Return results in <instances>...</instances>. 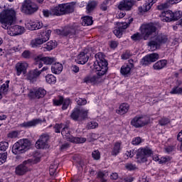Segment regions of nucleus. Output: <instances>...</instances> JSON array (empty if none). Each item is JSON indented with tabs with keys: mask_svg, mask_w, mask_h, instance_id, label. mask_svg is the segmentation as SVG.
I'll list each match as a JSON object with an SVG mask.
<instances>
[{
	"mask_svg": "<svg viewBox=\"0 0 182 182\" xmlns=\"http://www.w3.org/2000/svg\"><path fill=\"white\" fill-rule=\"evenodd\" d=\"M46 81L49 85H55L56 83V77L52 74H48L46 76Z\"/></svg>",
	"mask_w": 182,
	"mask_h": 182,
	"instance_id": "7c9ffc66",
	"label": "nucleus"
},
{
	"mask_svg": "<svg viewBox=\"0 0 182 182\" xmlns=\"http://www.w3.org/2000/svg\"><path fill=\"white\" fill-rule=\"evenodd\" d=\"M129 106L127 103H123L122 104L119 109H117V113L118 114H126L127 112H129Z\"/></svg>",
	"mask_w": 182,
	"mask_h": 182,
	"instance_id": "cd10ccee",
	"label": "nucleus"
},
{
	"mask_svg": "<svg viewBox=\"0 0 182 182\" xmlns=\"http://www.w3.org/2000/svg\"><path fill=\"white\" fill-rule=\"evenodd\" d=\"M153 154V151L149 147L140 148L136 153V160L138 163H145L147 161V157H150Z\"/></svg>",
	"mask_w": 182,
	"mask_h": 182,
	"instance_id": "9b49d317",
	"label": "nucleus"
},
{
	"mask_svg": "<svg viewBox=\"0 0 182 182\" xmlns=\"http://www.w3.org/2000/svg\"><path fill=\"white\" fill-rule=\"evenodd\" d=\"M50 33H52V31L50 30L41 33L39 38L31 41L30 45L31 48H38L39 45H42L43 43H45V42H48V41H49V38H50Z\"/></svg>",
	"mask_w": 182,
	"mask_h": 182,
	"instance_id": "1a4fd4ad",
	"label": "nucleus"
},
{
	"mask_svg": "<svg viewBox=\"0 0 182 182\" xmlns=\"http://www.w3.org/2000/svg\"><path fill=\"white\" fill-rule=\"evenodd\" d=\"M31 31H35L36 29H41L42 28L43 24L42 23L39 22L38 21H36L34 22H32L30 24Z\"/></svg>",
	"mask_w": 182,
	"mask_h": 182,
	"instance_id": "473e14b6",
	"label": "nucleus"
},
{
	"mask_svg": "<svg viewBox=\"0 0 182 182\" xmlns=\"http://www.w3.org/2000/svg\"><path fill=\"white\" fill-rule=\"evenodd\" d=\"M53 9V7H52L50 11L49 10H43V16H46V18H48V16L50 15L53 16H56V14H53L52 13V10Z\"/></svg>",
	"mask_w": 182,
	"mask_h": 182,
	"instance_id": "a19ab883",
	"label": "nucleus"
},
{
	"mask_svg": "<svg viewBox=\"0 0 182 182\" xmlns=\"http://www.w3.org/2000/svg\"><path fill=\"white\" fill-rule=\"evenodd\" d=\"M88 60H89V54H87V53L81 52L77 55L76 62L79 65H85V63H87Z\"/></svg>",
	"mask_w": 182,
	"mask_h": 182,
	"instance_id": "412c9836",
	"label": "nucleus"
},
{
	"mask_svg": "<svg viewBox=\"0 0 182 182\" xmlns=\"http://www.w3.org/2000/svg\"><path fill=\"white\" fill-rule=\"evenodd\" d=\"M140 29L144 41H147V39H149L153 33H156L157 31V28L153 23L143 24Z\"/></svg>",
	"mask_w": 182,
	"mask_h": 182,
	"instance_id": "9d476101",
	"label": "nucleus"
},
{
	"mask_svg": "<svg viewBox=\"0 0 182 182\" xmlns=\"http://www.w3.org/2000/svg\"><path fill=\"white\" fill-rule=\"evenodd\" d=\"M134 68V64H125L122 66L120 72L123 76H129L132 73V70Z\"/></svg>",
	"mask_w": 182,
	"mask_h": 182,
	"instance_id": "4be33fe9",
	"label": "nucleus"
},
{
	"mask_svg": "<svg viewBox=\"0 0 182 182\" xmlns=\"http://www.w3.org/2000/svg\"><path fill=\"white\" fill-rule=\"evenodd\" d=\"M130 56H132V53H130V51H126L122 55V58L127 60L129 59V58H130Z\"/></svg>",
	"mask_w": 182,
	"mask_h": 182,
	"instance_id": "052dcab7",
	"label": "nucleus"
},
{
	"mask_svg": "<svg viewBox=\"0 0 182 182\" xmlns=\"http://www.w3.org/2000/svg\"><path fill=\"white\" fill-rule=\"evenodd\" d=\"M167 8H168V3H162L157 6V9H159V11H163L167 9Z\"/></svg>",
	"mask_w": 182,
	"mask_h": 182,
	"instance_id": "49530a36",
	"label": "nucleus"
},
{
	"mask_svg": "<svg viewBox=\"0 0 182 182\" xmlns=\"http://www.w3.org/2000/svg\"><path fill=\"white\" fill-rule=\"evenodd\" d=\"M170 123V119L168 118H162L159 120V124L161 126H166V124H168Z\"/></svg>",
	"mask_w": 182,
	"mask_h": 182,
	"instance_id": "864d4df0",
	"label": "nucleus"
},
{
	"mask_svg": "<svg viewBox=\"0 0 182 182\" xmlns=\"http://www.w3.org/2000/svg\"><path fill=\"white\" fill-rule=\"evenodd\" d=\"M159 58H160V55L158 53H151L142 58L141 63L142 65H149V63H151V62L159 60Z\"/></svg>",
	"mask_w": 182,
	"mask_h": 182,
	"instance_id": "6ab92c4d",
	"label": "nucleus"
},
{
	"mask_svg": "<svg viewBox=\"0 0 182 182\" xmlns=\"http://www.w3.org/2000/svg\"><path fill=\"white\" fill-rule=\"evenodd\" d=\"M50 136L48 134H43L36 142V149H48V142Z\"/></svg>",
	"mask_w": 182,
	"mask_h": 182,
	"instance_id": "ddd939ff",
	"label": "nucleus"
},
{
	"mask_svg": "<svg viewBox=\"0 0 182 182\" xmlns=\"http://www.w3.org/2000/svg\"><path fill=\"white\" fill-rule=\"evenodd\" d=\"M167 66V60H160L155 63L153 65L154 70H161Z\"/></svg>",
	"mask_w": 182,
	"mask_h": 182,
	"instance_id": "393cba45",
	"label": "nucleus"
},
{
	"mask_svg": "<svg viewBox=\"0 0 182 182\" xmlns=\"http://www.w3.org/2000/svg\"><path fill=\"white\" fill-rule=\"evenodd\" d=\"M8 137L10 139H16L18 137V132L17 131H13L8 134Z\"/></svg>",
	"mask_w": 182,
	"mask_h": 182,
	"instance_id": "4d7b16f0",
	"label": "nucleus"
},
{
	"mask_svg": "<svg viewBox=\"0 0 182 182\" xmlns=\"http://www.w3.org/2000/svg\"><path fill=\"white\" fill-rule=\"evenodd\" d=\"M119 45V43H117V41H112L110 42L109 43V46L110 48H112V49H116L117 46H118Z\"/></svg>",
	"mask_w": 182,
	"mask_h": 182,
	"instance_id": "e2e57ef3",
	"label": "nucleus"
},
{
	"mask_svg": "<svg viewBox=\"0 0 182 182\" xmlns=\"http://www.w3.org/2000/svg\"><path fill=\"white\" fill-rule=\"evenodd\" d=\"M122 143L120 142H116L114 144V147L112 149V151H111L112 156H117L119 153H120V150H122Z\"/></svg>",
	"mask_w": 182,
	"mask_h": 182,
	"instance_id": "c85d7f7f",
	"label": "nucleus"
},
{
	"mask_svg": "<svg viewBox=\"0 0 182 182\" xmlns=\"http://www.w3.org/2000/svg\"><path fill=\"white\" fill-rule=\"evenodd\" d=\"M167 41H168L167 36L161 33L154 36L149 41L148 45L149 46H150L151 50L154 52V50H156V49H159V48L161 46L163 43H166Z\"/></svg>",
	"mask_w": 182,
	"mask_h": 182,
	"instance_id": "39448f33",
	"label": "nucleus"
},
{
	"mask_svg": "<svg viewBox=\"0 0 182 182\" xmlns=\"http://www.w3.org/2000/svg\"><path fill=\"white\" fill-rule=\"evenodd\" d=\"M40 123H42V120H41L40 119H36L31 121L23 122V124H21V127H33L37 124H39Z\"/></svg>",
	"mask_w": 182,
	"mask_h": 182,
	"instance_id": "bb28decb",
	"label": "nucleus"
},
{
	"mask_svg": "<svg viewBox=\"0 0 182 182\" xmlns=\"http://www.w3.org/2000/svg\"><path fill=\"white\" fill-rule=\"evenodd\" d=\"M29 64L26 62H18L16 64V70L17 76H21V75H26V70Z\"/></svg>",
	"mask_w": 182,
	"mask_h": 182,
	"instance_id": "f3484780",
	"label": "nucleus"
},
{
	"mask_svg": "<svg viewBox=\"0 0 182 182\" xmlns=\"http://www.w3.org/2000/svg\"><path fill=\"white\" fill-rule=\"evenodd\" d=\"M63 124H55V126L53 127L55 133H60V130L63 129Z\"/></svg>",
	"mask_w": 182,
	"mask_h": 182,
	"instance_id": "ea45409f",
	"label": "nucleus"
},
{
	"mask_svg": "<svg viewBox=\"0 0 182 182\" xmlns=\"http://www.w3.org/2000/svg\"><path fill=\"white\" fill-rule=\"evenodd\" d=\"M170 160H171V158H170V156H164V157H161L159 158V164H164V163H167L168 161H170Z\"/></svg>",
	"mask_w": 182,
	"mask_h": 182,
	"instance_id": "79ce46f5",
	"label": "nucleus"
},
{
	"mask_svg": "<svg viewBox=\"0 0 182 182\" xmlns=\"http://www.w3.org/2000/svg\"><path fill=\"white\" fill-rule=\"evenodd\" d=\"M71 70L74 73H77L79 72V67L77 65H72Z\"/></svg>",
	"mask_w": 182,
	"mask_h": 182,
	"instance_id": "774afa93",
	"label": "nucleus"
},
{
	"mask_svg": "<svg viewBox=\"0 0 182 182\" xmlns=\"http://www.w3.org/2000/svg\"><path fill=\"white\" fill-rule=\"evenodd\" d=\"M16 21V11L15 10L6 9L0 13V23L4 29H7L8 35L10 36H18L22 35L25 32V28L15 25L12 26V23Z\"/></svg>",
	"mask_w": 182,
	"mask_h": 182,
	"instance_id": "f257e3e1",
	"label": "nucleus"
},
{
	"mask_svg": "<svg viewBox=\"0 0 182 182\" xmlns=\"http://www.w3.org/2000/svg\"><path fill=\"white\" fill-rule=\"evenodd\" d=\"M173 21H178L181 18V11H176L172 13Z\"/></svg>",
	"mask_w": 182,
	"mask_h": 182,
	"instance_id": "37998d69",
	"label": "nucleus"
},
{
	"mask_svg": "<svg viewBox=\"0 0 182 182\" xmlns=\"http://www.w3.org/2000/svg\"><path fill=\"white\" fill-rule=\"evenodd\" d=\"M75 12V4L73 3H67L59 4L54 6L52 10V14L55 16H62V15H68Z\"/></svg>",
	"mask_w": 182,
	"mask_h": 182,
	"instance_id": "7ed1b4c3",
	"label": "nucleus"
},
{
	"mask_svg": "<svg viewBox=\"0 0 182 182\" xmlns=\"http://www.w3.org/2000/svg\"><path fill=\"white\" fill-rule=\"evenodd\" d=\"M56 47V43H55L53 41H50L48 42L46 45H44L43 50H52L53 49H55Z\"/></svg>",
	"mask_w": 182,
	"mask_h": 182,
	"instance_id": "c756f323",
	"label": "nucleus"
},
{
	"mask_svg": "<svg viewBox=\"0 0 182 182\" xmlns=\"http://www.w3.org/2000/svg\"><path fill=\"white\" fill-rule=\"evenodd\" d=\"M83 26H90V25L93 24V20L92 19V17L90 16H85L82 19V22Z\"/></svg>",
	"mask_w": 182,
	"mask_h": 182,
	"instance_id": "2f4dec72",
	"label": "nucleus"
},
{
	"mask_svg": "<svg viewBox=\"0 0 182 182\" xmlns=\"http://www.w3.org/2000/svg\"><path fill=\"white\" fill-rule=\"evenodd\" d=\"M7 157H8V153L4 152V153L0 154V166L4 164V163L6 161Z\"/></svg>",
	"mask_w": 182,
	"mask_h": 182,
	"instance_id": "58836bf2",
	"label": "nucleus"
},
{
	"mask_svg": "<svg viewBox=\"0 0 182 182\" xmlns=\"http://www.w3.org/2000/svg\"><path fill=\"white\" fill-rule=\"evenodd\" d=\"M97 126H99V124H97V122H90L87 124L88 129H96V127H97Z\"/></svg>",
	"mask_w": 182,
	"mask_h": 182,
	"instance_id": "5fc2aeb1",
	"label": "nucleus"
},
{
	"mask_svg": "<svg viewBox=\"0 0 182 182\" xmlns=\"http://www.w3.org/2000/svg\"><path fill=\"white\" fill-rule=\"evenodd\" d=\"M109 0H107L106 1H104L102 4H101L100 8L101 11H107V4H109Z\"/></svg>",
	"mask_w": 182,
	"mask_h": 182,
	"instance_id": "bf43d9fd",
	"label": "nucleus"
},
{
	"mask_svg": "<svg viewBox=\"0 0 182 182\" xmlns=\"http://www.w3.org/2000/svg\"><path fill=\"white\" fill-rule=\"evenodd\" d=\"M97 176L100 178H101L102 182H106V180L103 178V177H105V173H103L102 171H100L98 172Z\"/></svg>",
	"mask_w": 182,
	"mask_h": 182,
	"instance_id": "69168bd1",
	"label": "nucleus"
},
{
	"mask_svg": "<svg viewBox=\"0 0 182 182\" xmlns=\"http://www.w3.org/2000/svg\"><path fill=\"white\" fill-rule=\"evenodd\" d=\"M29 164H31V159L24 161L23 164L18 165L16 168V174H17V176H23V174H26V173L29 171Z\"/></svg>",
	"mask_w": 182,
	"mask_h": 182,
	"instance_id": "4468645a",
	"label": "nucleus"
},
{
	"mask_svg": "<svg viewBox=\"0 0 182 182\" xmlns=\"http://www.w3.org/2000/svg\"><path fill=\"white\" fill-rule=\"evenodd\" d=\"M22 58L24 59H29L31 58V51L29 50H24L21 54Z\"/></svg>",
	"mask_w": 182,
	"mask_h": 182,
	"instance_id": "13d9d810",
	"label": "nucleus"
},
{
	"mask_svg": "<svg viewBox=\"0 0 182 182\" xmlns=\"http://www.w3.org/2000/svg\"><path fill=\"white\" fill-rule=\"evenodd\" d=\"M150 123V117L146 115H136L131 120V125L135 129L144 127Z\"/></svg>",
	"mask_w": 182,
	"mask_h": 182,
	"instance_id": "423d86ee",
	"label": "nucleus"
},
{
	"mask_svg": "<svg viewBox=\"0 0 182 182\" xmlns=\"http://www.w3.org/2000/svg\"><path fill=\"white\" fill-rule=\"evenodd\" d=\"M37 60L43 62L44 65H53L56 62V58L53 57H37Z\"/></svg>",
	"mask_w": 182,
	"mask_h": 182,
	"instance_id": "b1692460",
	"label": "nucleus"
},
{
	"mask_svg": "<svg viewBox=\"0 0 182 182\" xmlns=\"http://www.w3.org/2000/svg\"><path fill=\"white\" fill-rule=\"evenodd\" d=\"M71 119L75 122L77 120H83L87 117V110L80 109L77 108L74 109L72 114H70Z\"/></svg>",
	"mask_w": 182,
	"mask_h": 182,
	"instance_id": "f8f14e48",
	"label": "nucleus"
},
{
	"mask_svg": "<svg viewBox=\"0 0 182 182\" xmlns=\"http://www.w3.org/2000/svg\"><path fill=\"white\" fill-rule=\"evenodd\" d=\"M166 153H171L176 150V146H169L165 149Z\"/></svg>",
	"mask_w": 182,
	"mask_h": 182,
	"instance_id": "680f3d73",
	"label": "nucleus"
},
{
	"mask_svg": "<svg viewBox=\"0 0 182 182\" xmlns=\"http://www.w3.org/2000/svg\"><path fill=\"white\" fill-rule=\"evenodd\" d=\"M61 134L63 137H65L67 140L71 141V143L79 144L86 142V138L85 137L70 136V131L69 130V127L66 125L63 127Z\"/></svg>",
	"mask_w": 182,
	"mask_h": 182,
	"instance_id": "0eeeda50",
	"label": "nucleus"
},
{
	"mask_svg": "<svg viewBox=\"0 0 182 182\" xmlns=\"http://www.w3.org/2000/svg\"><path fill=\"white\" fill-rule=\"evenodd\" d=\"M9 147V144L6 141H1L0 142V151H6Z\"/></svg>",
	"mask_w": 182,
	"mask_h": 182,
	"instance_id": "4c0bfd02",
	"label": "nucleus"
},
{
	"mask_svg": "<svg viewBox=\"0 0 182 182\" xmlns=\"http://www.w3.org/2000/svg\"><path fill=\"white\" fill-rule=\"evenodd\" d=\"M160 16L161 18H164V20L166 21V22H171V21H173V11L171 10L162 11Z\"/></svg>",
	"mask_w": 182,
	"mask_h": 182,
	"instance_id": "a878e982",
	"label": "nucleus"
},
{
	"mask_svg": "<svg viewBox=\"0 0 182 182\" xmlns=\"http://www.w3.org/2000/svg\"><path fill=\"white\" fill-rule=\"evenodd\" d=\"M131 39L135 41H141L143 39V35H141V34L140 33H136L131 36Z\"/></svg>",
	"mask_w": 182,
	"mask_h": 182,
	"instance_id": "e433bc0d",
	"label": "nucleus"
},
{
	"mask_svg": "<svg viewBox=\"0 0 182 182\" xmlns=\"http://www.w3.org/2000/svg\"><path fill=\"white\" fill-rule=\"evenodd\" d=\"M111 180H117L119 178V173H112L110 176Z\"/></svg>",
	"mask_w": 182,
	"mask_h": 182,
	"instance_id": "338daca9",
	"label": "nucleus"
},
{
	"mask_svg": "<svg viewBox=\"0 0 182 182\" xmlns=\"http://www.w3.org/2000/svg\"><path fill=\"white\" fill-rule=\"evenodd\" d=\"M46 95V90L43 87H39L38 89L31 90L28 93V97L30 99H42V97H45Z\"/></svg>",
	"mask_w": 182,
	"mask_h": 182,
	"instance_id": "2eb2a0df",
	"label": "nucleus"
},
{
	"mask_svg": "<svg viewBox=\"0 0 182 182\" xmlns=\"http://www.w3.org/2000/svg\"><path fill=\"white\" fill-rule=\"evenodd\" d=\"M92 156L94 158V160H100V152H99V151H97V150L94 151L92 154Z\"/></svg>",
	"mask_w": 182,
	"mask_h": 182,
	"instance_id": "3c124183",
	"label": "nucleus"
},
{
	"mask_svg": "<svg viewBox=\"0 0 182 182\" xmlns=\"http://www.w3.org/2000/svg\"><path fill=\"white\" fill-rule=\"evenodd\" d=\"M63 102V97H60L58 100H53L55 106H60Z\"/></svg>",
	"mask_w": 182,
	"mask_h": 182,
	"instance_id": "603ef678",
	"label": "nucleus"
},
{
	"mask_svg": "<svg viewBox=\"0 0 182 182\" xmlns=\"http://www.w3.org/2000/svg\"><path fill=\"white\" fill-rule=\"evenodd\" d=\"M63 70V65L60 63H54L51 66V71L55 75H59Z\"/></svg>",
	"mask_w": 182,
	"mask_h": 182,
	"instance_id": "5701e85b",
	"label": "nucleus"
},
{
	"mask_svg": "<svg viewBox=\"0 0 182 182\" xmlns=\"http://www.w3.org/2000/svg\"><path fill=\"white\" fill-rule=\"evenodd\" d=\"M151 6H153L146 1L143 6V12H148V11L151 9Z\"/></svg>",
	"mask_w": 182,
	"mask_h": 182,
	"instance_id": "a18cd8bd",
	"label": "nucleus"
},
{
	"mask_svg": "<svg viewBox=\"0 0 182 182\" xmlns=\"http://www.w3.org/2000/svg\"><path fill=\"white\" fill-rule=\"evenodd\" d=\"M31 147V141L28 139H20L16 142L12 147L14 154H22Z\"/></svg>",
	"mask_w": 182,
	"mask_h": 182,
	"instance_id": "20e7f679",
	"label": "nucleus"
},
{
	"mask_svg": "<svg viewBox=\"0 0 182 182\" xmlns=\"http://www.w3.org/2000/svg\"><path fill=\"white\" fill-rule=\"evenodd\" d=\"M21 11L26 15H32L38 11V5L31 0H25L22 4Z\"/></svg>",
	"mask_w": 182,
	"mask_h": 182,
	"instance_id": "6e6552de",
	"label": "nucleus"
},
{
	"mask_svg": "<svg viewBox=\"0 0 182 182\" xmlns=\"http://www.w3.org/2000/svg\"><path fill=\"white\" fill-rule=\"evenodd\" d=\"M96 62L94 63V69L97 71L96 75H87L84 80V83L87 85H99L103 82V78L102 76L106 75L107 72V60L105 59V55L103 53H97L95 54Z\"/></svg>",
	"mask_w": 182,
	"mask_h": 182,
	"instance_id": "f03ea898",
	"label": "nucleus"
},
{
	"mask_svg": "<svg viewBox=\"0 0 182 182\" xmlns=\"http://www.w3.org/2000/svg\"><path fill=\"white\" fill-rule=\"evenodd\" d=\"M132 143L134 146H139L141 143V138L136 137L132 140Z\"/></svg>",
	"mask_w": 182,
	"mask_h": 182,
	"instance_id": "6e6d98bb",
	"label": "nucleus"
},
{
	"mask_svg": "<svg viewBox=\"0 0 182 182\" xmlns=\"http://www.w3.org/2000/svg\"><path fill=\"white\" fill-rule=\"evenodd\" d=\"M27 80H30L31 83H35L38 80V77L41 76V71L36 68L34 70H31L26 75Z\"/></svg>",
	"mask_w": 182,
	"mask_h": 182,
	"instance_id": "dca6fc26",
	"label": "nucleus"
},
{
	"mask_svg": "<svg viewBox=\"0 0 182 182\" xmlns=\"http://www.w3.org/2000/svg\"><path fill=\"white\" fill-rule=\"evenodd\" d=\"M170 93L171 95H180V87L178 86L173 87Z\"/></svg>",
	"mask_w": 182,
	"mask_h": 182,
	"instance_id": "de8ad7c7",
	"label": "nucleus"
},
{
	"mask_svg": "<svg viewBox=\"0 0 182 182\" xmlns=\"http://www.w3.org/2000/svg\"><path fill=\"white\" fill-rule=\"evenodd\" d=\"M70 99L66 98V99H63V106H62V110H66L68 107H69V105H70Z\"/></svg>",
	"mask_w": 182,
	"mask_h": 182,
	"instance_id": "c9c22d12",
	"label": "nucleus"
},
{
	"mask_svg": "<svg viewBox=\"0 0 182 182\" xmlns=\"http://www.w3.org/2000/svg\"><path fill=\"white\" fill-rule=\"evenodd\" d=\"M134 3L132 0H122L120 1L118 9L121 11H130L133 8Z\"/></svg>",
	"mask_w": 182,
	"mask_h": 182,
	"instance_id": "aec40b11",
	"label": "nucleus"
},
{
	"mask_svg": "<svg viewBox=\"0 0 182 182\" xmlns=\"http://www.w3.org/2000/svg\"><path fill=\"white\" fill-rule=\"evenodd\" d=\"M76 102L79 106H84L87 103V101L85 99L78 98L76 99Z\"/></svg>",
	"mask_w": 182,
	"mask_h": 182,
	"instance_id": "8fccbe9b",
	"label": "nucleus"
},
{
	"mask_svg": "<svg viewBox=\"0 0 182 182\" xmlns=\"http://www.w3.org/2000/svg\"><path fill=\"white\" fill-rule=\"evenodd\" d=\"M9 89V80H6L4 84H3L0 87L1 93H7Z\"/></svg>",
	"mask_w": 182,
	"mask_h": 182,
	"instance_id": "72a5a7b5",
	"label": "nucleus"
},
{
	"mask_svg": "<svg viewBox=\"0 0 182 182\" xmlns=\"http://www.w3.org/2000/svg\"><path fill=\"white\" fill-rule=\"evenodd\" d=\"M126 168L127 170H136V165H133L132 164H128L126 165Z\"/></svg>",
	"mask_w": 182,
	"mask_h": 182,
	"instance_id": "0e129e2a",
	"label": "nucleus"
},
{
	"mask_svg": "<svg viewBox=\"0 0 182 182\" xmlns=\"http://www.w3.org/2000/svg\"><path fill=\"white\" fill-rule=\"evenodd\" d=\"M57 33L58 35H63L64 36H68V35H76L77 33V26L75 24L74 26H70V28H66L62 31L60 30H56Z\"/></svg>",
	"mask_w": 182,
	"mask_h": 182,
	"instance_id": "a211bd4d",
	"label": "nucleus"
},
{
	"mask_svg": "<svg viewBox=\"0 0 182 182\" xmlns=\"http://www.w3.org/2000/svg\"><path fill=\"white\" fill-rule=\"evenodd\" d=\"M56 168H58V166L56 165H50L49 169L50 175L54 176L55 173H56Z\"/></svg>",
	"mask_w": 182,
	"mask_h": 182,
	"instance_id": "09e8293b",
	"label": "nucleus"
},
{
	"mask_svg": "<svg viewBox=\"0 0 182 182\" xmlns=\"http://www.w3.org/2000/svg\"><path fill=\"white\" fill-rule=\"evenodd\" d=\"M97 5V2L95 1H90L88 2L87 6V11L88 12H92L95 8H96V6Z\"/></svg>",
	"mask_w": 182,
	"mask_h": 182,
	"instance_id": "f704fd0d",
	"label": "nucleus"
},
{
	"mask_svg": "<svg viewBox=\"0 0 182 182\" xmlns=\"http://www.w3.org/2000/svg\"><path fill=\"white\" fill-rule=\"evenodd\" d=\"M113 32L117 38H122V35H123V31H122L119 27L114 30Z\"/></svg>",
	"mask_w": 182,
	"mask_h": 182,
	"instance_id": "c03bdc74",
	"label": "nucleus"
}]
</instances>
